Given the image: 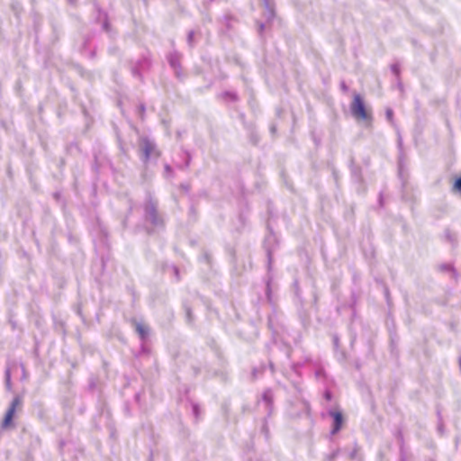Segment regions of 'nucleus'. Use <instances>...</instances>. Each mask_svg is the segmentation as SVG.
I'll return each instance as SVG.
<instances>
[{
    "label": "nucleus",
    "mask_w": 461,
    "mask_h": 461,
    "mask_svg": "<svg viewBox=\"0 0 461 461\" xmlns=\"http://www.w3.org/2000/svg\"><path fill=\"white\" fill-rule=\"evenodd\" d=\"M135 330L137 331V333L139 334V336L142 339H145L147 335H148V332H149V329L146 325L142 324V323H139V322H136L135 323Z\"/></svg>",
    "instance_id": "nucleus-5"
},
{
    "label": "nucleus",
    "mask_w": 461,
    "mask_h": 461,
    "mask_svg": "<svg viewBox=\"0 0 461 461\" xmlns=\"http://www.w3.org/2000/svg\"><path fill=\"white\" fill-rule=\"evenodd\" d=\"M22 404H23V400L20 396H15L13 399V401L5 415V418L3 420L2 428L7 429V428L14 426L13 419L14 417V413H15L16 410L22 406Z\"/></svg>",
    "instance_id": "nucleus-2"
},
{
    "label": "nucleus",
    "mask_w": 461,
    "mask_h": 461,
    "mask_svg": "<svg viewBox=\"0 0 461 461\" xmlns=\"http://www.w3.org/2000/svg\"><path fill=\"white\" fill-rule=\"evenodd\" d=\"M453 190L461 194V176L456 179L453 185Z\"/></svg>",
    "instance_id": "nucleus-6"
},
{
    "label": "nucleus",
    "mask_w": 461,
    "mask_h": 461,
    "mask_svg": "<svg viewBox=\"0 0 461 461\" xmlns=\"http://www.w3.org/2000/svg\"><path fill=\"white\" fill-rule=\"evenodd\" d=\"M330 415L334 419V426H333V433H337L342 427L343 423V417L342 414L339 411H333L330 413Z\"/></svg>",
    "instance_id": "nucleus-4"
},
{
    "label": "nucleus",
    "mask_w": 461,
    "mask_h": 461,
    "mask_svg": "<svg viewBox=\"0 0 461 461\" xmlns=\"http://www.w3.org/2000/svg\"><path fill=\"white\" fill-rule=\"evenodd\" d=\"M351 113L358 121H367L371 119V113L366 108L365 103L359 95H355L351 104Z\"/></svg>",
    "instance_id": "nucleus-1"
},
{
    "label": "nucleus",
    "mask_w": 461,
    "mask_h": 461,
    "mask_svg": "<svg viewBox=\"0 0 461 461\" xmlns=\"http://www.w3.org/2000/svg\"><path fill=\"white\" fill-rule=\"evenodd\" d=\"M140 149L145 157L148 159L155 151L154 144L147 139H143L140 141Z\"/></svg>",
    "instance_id": "nucleus-3"
}]
</instances>
